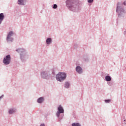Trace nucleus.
<instances>
[{
	"instance_id": "393cba45",
	"label": "nucleus",
	"mask_w": 126,
	"mask_h": 126,
	"mask_svg": "<svg viewBox=\"0 0 126 126\" xmlns=\"http://www.w3.org/2000/svg\"><path fill=\"white\" fill-rule=\"evenodd\" d=\"M124 122H126V120H124Z\"/></svg>"
},
{
	"instance_id": "4468645a",
	"label": "nucleus",
	"mask_w": 126,
	"mask_h": 126,
	"mask_svg": "<svg viewBox=\"0 0 126 126\" xmlns=\"http://www.w3.org/2000/svg\"><path fill=\"white\" fill-rule=\"evenodd\" d=\"M105 80L106 81H111V80H112V78H111V76H105Z\"/></svg>"
},
{
	"instance_id": "9b49d317",
	"label": "nucleus",
	"mask_w": 126,
	"mask_h": 126,
	"mask_svg": "<svg viewBox=\"0 0 126 126\" xmlns=\"http://www.w3.org/2000/svg\"><path fill=\"white\" fill-rule=\"evenodd\" d=\"M3 19H4V15H3V13H1L0 14V24H1V22H2Z\"/></svg>"
},
{
	"instance_id": "6e6552de",
	"label": "nucleus",
	"mask_w": 126,
	"mask_h": 126,
	"mask_svg": "<svg viewBox=\"0 0 126 126\" xmlns=\"http://www.w3.org/2000/svg\"><path fill=\"white\" fill-rule=\"evenodd\" d=\"M76 71L79 73V74H81L82 72H83V70H82V68L80 67V66H77L76 67Z\"/></svg>"
},
{
	"instance_id": "a211bd4d",
	"label": "nucleus",
	"mask_w": 126,
	"mask_h": 126,
	"mask_svg": "<svg viewBox=\"0 0 126 126\" xmlns=\"http://www.w3.org/2000/svg\"><path fill=\"white\" fill-rule=\"evenodd\" d=\"M53 8L54 9H56V8H58V5L54 4L53 5Z\"/></svg>"
},
{
	"instance_id": "0eeeda50",
	"label": "nucleus",
	"mask_w": 126,
	"mask_h": 126,
	"mask_svg": "<svg viewBox=\"0 0 126 126\" xmlns=\"http://www.w3.org/2000/svg\"><path fill=\"white\" fill-rule=\"evenodd\" d=\"M13 35V32L11 31L10 32L7 36L6 40L8 42H13V38L11 37H12Z\"/></svg>"
},
{
	"instance_id": "20e7f679",
	"label": "nucleus",
	"mask_w": 126,
	"mask_h": 126,
	"mask_svg": "<svg viewBox=\"0 0 126 126\" xmlns=\"http://www.w3.org/2000/svg\"><path fill=\"white\" fill-rule=\"evenodd\" d=\"M16 52H18L19 54H20L21 60L23 61L24 58L25 57V55H26V52L25 50L23 48H20L16 50Z\"/></svg>"
},
{
	"instance_id": "7ed1b4c3",
	"label": "nucleus",
	"mask_w": 126,
	"mask_h": 126,
	"mask_svg": "<svg viewBox=\"0 0 126 126\" xmlns=\"http://www.w3.org/2000/svg\"><path fill=\"white\" fill-rule=\"evenodd\" d=\"M122 6H123V3L118 2L116 8V12L119 13V16L125 13V10L122 8Z\"/></svg>"
},
{
	"instance_id": "f257e3e1",
	"label": "nucleus",
	"mask_w": 126,
	"mask_h": 126,
	"mask_svg": "<svg viewBox=\"0 0 126 126\" xmlns=\"http://www.w3.org/2000/svg\"><path fill=\"white\" fill-rule=\"evenodd\" d=\"M78 0H66V5L72 11H76L78 6Z\"/></svg>"
},
{
	"instance_id": "4be33fe9",
	"label": "nucleus",
	"mask_w": 126,
	"mask_h": 126,
	"mask_svg": "<svg viewBox=\"0 0 126 126\" xmlns=\"http://www.w3.org/2000/svg\"><path fill=\"white\" fill-rule=\"evenodd\" d=\"M4 96V95L3 94H2L1 96H0V100H1V99H2V98H3Z\"/></svg>"
},
{
	"instance_id": "9d476101",
	"label": "nucleus",
	"mask_w": 126,
	"mask_h": 126,
	"mask_svg": "<svg viewBox=\"0 0 126 126\" xmlns=\"http://www.w3.org/2000/svg\"><path fill=\"white\" fill-rule=\"evenodd\" d=\"M25 1H26V0H18V4L20 5H24Z\"/></svg>"
},
{
	"instance_id": "5701e85b",
	"label": "nucleus",
	"mask_w": 126,
	"mask_h": 126,
	"mask_svg": "<svg viewBox=\"0 0 126 126\" xmlns=\"http://www.w3.org/2000/svg\"><path fill=\"white\" fill-rule=\"evenodd\" d=\"M123 4L124 5H126V1H124V3H123Z\"/></svg>"
},
{
	"instance_id": "dca6fc26",
	"label": "nucleus",
	"mask_w": 126,
	"mask_h": 126,
	"mask_svg": "<svg viewBox=\"0 0 126 126\" xmlns=\"http://www.w3.org/2000/svg\"><path fill=\"white\" fill-rule=\"evenodd\" d=\"M69 83L68 82H65L64 83V87L65 88H69Z\"/></svg>"
},
{
	"instance_id": "b1692460",
	"label": "nucleus",
	"mask_w": 126,
	"mask_h": 126,
	"mask_svg": "<svg viewBox=\"0 0 126 126\" xmlns=\"http://www.w3.org/2000/svg\"><path fill=\"white\" fill-rule=\"evenodd\" d=\"M40 126H45V124H42L40 125Z\"/></svg>"
},
{
	"instance_id": "39448f33",
	"label": "nucleus",
	"mask_w": 126,
	"mask_h": 126,
	"mask_svg": "<svg viewBox=\"0 0 126 126\" xmlns=\"http://www.w3.org/2000/svg\"><path fill=\"white\" fill-rule=\"evenodd\" d=\"M11 61V57L10 55H8L6 56L3 60V63L5 65H7V64H9L10 63V62Z\"/></svg>"
},
{
	"instance_id": "aec40b11",
	"label": "nucleus",
	"mask_w": 126,
	"mask_h": 126,
	"mask_svg": "<svg viewBox=\"0 0 126 126\" xmlns=\"http://www.w3.org/2000/svg\"><path fill=\"white\" fill-rule=\"evenodd\" d=\"M105 102L106 103H110V102H111V100L110 99H106V100H105Z\"/></svg>"
},
{
	"instance_id": "ddd939ff",
	"label": "nucleus",
	"mask_w": 126,
	"mask_h": 126,
	"mask_svg": "<svg viewBox=\"0 0 126 126\" xmlns=\"http://www.w3.org/2000/svg\"><path fill=\"white\" fill-rule=\"evenodd\" d=\"M52 43V39L51 38H48L46 39V44L47 45H50Z\"/></svg>"
},
{
	"instance_id": "2eb2a0df",
	"label": "nucleus",
	"mask_w": 126,
	"mask_h": 126,
	"mask_svg": "<svg viewBox=\"0 0 126 126\" xmlns=\"http://www.w3.org/2000/svg\"><path fill=\"white\" fill-rule=\"evenodd\" d=\"M15 112H16V110L15 109H11L9 110L8 113L9 114H14Z\"/></svg>"
},
{
	"instance_id": "f8f14e48",
	"label": "nucleus",
	"mask_w": 126,
	"mask_h": 126,
	"mask_svg": "<svg viewBox=\"0 0 126 126\" xmlns=\"http://www.w3.org/2000/svg\"><path fill=\"white\" fill-rule=\"evenodd\" d=\"M44 102V97H39L37 99V102H38L39 104H41Z\"/></svg>"
},
{
	"instance_id": "412c9836",
	"label": "nucleus",
	"mask_w": 126,
	"mask_h": 126,
	"mask_svg": "<svg viewBox=\"0 0 126 126\" xmlns=\"http://www.w3.org/2000/svg\"><path fill=\"white\" fill-rule=\"evenodd\" d=\"M94 0H88V2L89 3H91V2H93Z\"/></svg>"
},
{
	"instance_id": "f3484780",
	"label": "nucleus",
	"mask_w": 126,
	"mask_h": 126,
	"mask_svg": "<svg viewBox=\"0 0 126 126\" xmlns=\"http://www.w3.org/2000/svg\"><path fill=\"white\" fill-rule=\"evenodd\" d=\"M72 126H81V125L80 124L77 123H72Z\"/></svg>"
},
{
	"instance_id": "a878e982",
	"label": "nucleus",
	"mask_w": 126,
	"mask_h": 126,
	"mask_svg": "<svg viewBox=\"0 0 126 126\" xmlns=\"http://www.w3.org/2000/svg\"><path fill=\"white\" fill-rule=\"evenodd\" d=\"M125 125H126V123H125Z\"/></svg>"
},
{
	"instance_id": "f03ea898",
	"label": "nucleus",
	"mask_w": 126,
	"mask_h": 126,
	"mask_svg": "<svg viewBox=\"0 0 126 126\" xmlns=\"http://www.w3.org/2000/svg\"><path fill=\"white\" fill-rule=\"evenodd\" d=\"M65 78H66V74L63 72H60L56 75V79L60 82H63V81L65 80Z\"/></svg>"
},
{
	"instance_id": "1a4fd4ad",
	"label": "nucleus",
	"mask_w": 126,
	"mask_h": 126,
	"mask_svg": "<svg viewBox=\"0 0 126 126\" xmlns=\"http://www.w3.org/2000/svg\"><path fill=\"white\" fill-rule=\"evenodd\" d=\"M58 112L60 113H61V114H63L64 112V110H63V107H62L61 105H60L58 108Z\"/></svg>"
},
{
	"instance_id": "423d86ee",
	"label": "nucleus",
	"mask_w": 126,
	"mask_h": 126,
	"mask_svg": "<svg viewBox=\"0 0 126 126\" xmlns=\"http://www.w3.org/2000/svg\"><path fill=\"white\" fill-rule=\"evenodd\" d=\"M41 75L42 78H48L51 75V74L49 71H44L41 73Z\"/></svg>"
},
{
	"instance_id": "6ab92c4d",
	"label": "nucleus",
	"mask_w": 126,
	"mask_h": 126,
	"mask_svg": "<svg viewBox=\"0 0 126 126\" xmlns=\"http://www.w3.org/2000/svg\"><path fill=\"white\" fill-rule=\"evenodd\" d=\"M61 114H62L61 112H59V111H58L56 114L57 117H60Z\"/></svg>"
}]
</instances>
